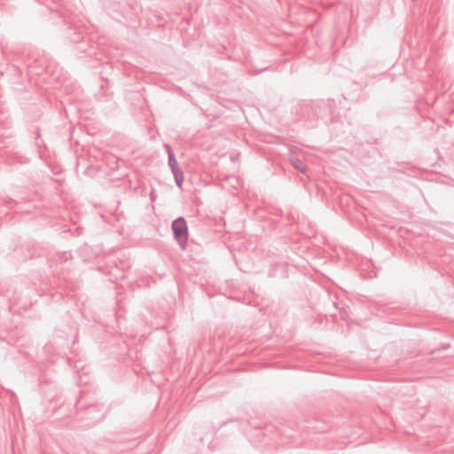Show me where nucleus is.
<instances>
[{
    "mask_svg": "<svg viewBox=\"0 0 454 454\" xmlns=\"http://www.w3.org/2000/svg\"><path fill=\"white\" fill-rule=\"evenodd\" d=\"M171 171H172L174 176H176V175L184 176L183 171L178 167V165L176 166L175 168H171Z\"/></svg>",
    "mask_w": 454,
    "mask_h": 454,
    "instance_id": "nucleus-5",
    "label": "nucleus"
},
{
    "mask_svg": "<svg viewBox=\"0 0 454 454\" xmlns=\"http://www.w3.org/2000/svg\"><path fill=\"white\" fill-rule=\"evenodd\" d=\"M175 239L180 247L184 250L188 240V227L184 217L180 216L172 222L171 225Z\"/></svg>",
    "mask_w": 454,
    "mask_h": 454,
    "instance_id": "nucleus-1",
    "label": "nucleus"
},
{
    "mask_svg": "<svg viewBox=\"0 0 454 454\" xmlns=\"http://www.w3.org/2000/svg\"><path fill=\"white\" fill-rule=\"evenodd\" d=\"M291 162H292V165L293 167L301 172V173H304L306 171V166L303 164V162L301 161V160L300 159H297V158H293L291 160Z\"/></svg>",
    "mask_w": 454,
    "mask_h": 454,
    "instance_id": "nucleus-3",
    "label": "nucleus"
},
{
    "mask_svg": "<svg viewBox=\"0 0 454 454\" xmlns=\"http://www.w3.org/2000/svg\"><path fill=\"white\" fill-rule=\"evenodd\" d=\"M176 184L178 187L182 186L183 181H184V176L176 175L174 176Z\"/></svg>",
    "mask_w": 454,
    "mask_h": 454,
    "instance_id": "nucleus-4",
    "label": "nucleus"
},
{
    "mask_svg": "<svg viewBox=\"0 0 454 454\" xmlns=\"http://www.w3.org/2000/svg\"><path fill=\"white\" fill-rule=\"evenodd\" d=\"M164 147L166 148V151L168 153V165H169L170 168H175V167L177 166V161H176L174 153L171 149V146L169 145L166 144V145H164Z\"/></svg>",
    "mask_w": 454,
    "mask_h": 454,
    "instance_id": "nucleus-2",
    "label": "nucleus"
},
{
    "mask_svg": "<svg viewBox=\"0 0 454 454\" xmlns=\"http://www.w3.org/2000/svg\"><path fill=\"white\" fill-rule=\"evenodd\" d=\"M151 198L153 200L154 195H153L152 193H151Z\"/></svg>",
    "mask_w": 454,
    "mask_h": 454,
    "instance_id": "nucleus-6",
    "label": "nucleus"
}]
</instances>
